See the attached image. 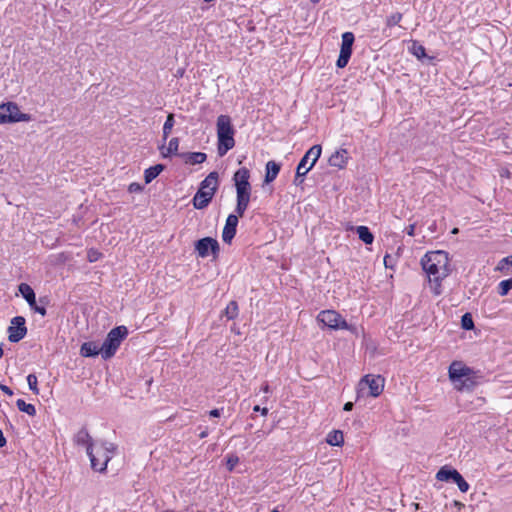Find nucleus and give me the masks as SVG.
Here are the masks:
<instances>
[{
  "mask_svg": "<svg viewBox=\"0 0 512 512\" xmlns=\"http://www.w3.org/2000/svg\"><path fill=\"white\" fill-rule=\"evenodd\" d=\"M421 266L428 278L431 292L435 296L441 295L442 282L451 272L448 253L443 250L429 251L422 257Z\"/></svg>",
  "mask_w": 512,
  "mask_h": 512,
  "instance_id": "obj_1",
  "label": "nucleus"
},
{
  "mask_svg": "<svg viewBox=\"0 0 512 512\" xmlns=\"http://www.w3.org/2000/svg\"><path fill=\"white\" fill-rule=\"evenodd\" d=\"M217 131V153L220 157L225 156L235 146V129L231 118L228 115H219L216 122Z\"/></svg>",
  "mask_w": 512,
  "mask_h": 512,
  "instance_id": "obj_2",
  "label": "nucleus"
},
{
  "mask_svg": "<svg viewBox=\"0 0 512 512\" xmlns=\"http://www.w3.org/2000/svg\"><path fill=\"white\" fill-rule=\"evenodd\" d=\"M449 379L458 391L471 390L476 385L473 369L461 361H453L448 369Z\"/></svg>",
  "mask_w": 512,
  "mask_h": 512,
  "instance_id": "obj_3",
  "label": "nucleus"
},
{
  "mask_svg": "<svg viewBox=\"0 0 512 512\" xmlns=\"http://www.w3.org/2000/svg\"><path fill=\"white\" fill-rule=\"evenodd\" d=\"M218 186L219 174L217 171H212L201 181L199 189L193 197L194 208L198 210L206 208L212 201Z\"/></svg>",
  "mask_w": 512,
  "mask_h": 512,
  "instance_id": "obj_4",
  "label": "nucleus"
},
{
  "mask_svg": "<svg viewBox=\"0 0 512 512\" xmlns=\"http://www.w3.org/2000/svg\"><path fill=\"white\" fill-rule=\"evenodd\" d=\"M117 446L111 442H101L95 447H88V457L93 470L104 472L108 462L113 458Z\"/></svg>",
  "mask_w": 512,
  "mask_h": 512,
  "instance_id": "obj_5",
  "label": "nucleus"
},
{
  "mask_svg": "<svg viewBox=\"0 0 512 512\" xmlns=\"http://www.w3.org/2000/svg\"><path fill=\"white\" fill-rule=\"evenodd\" d=\"M127 335L128 329L125 326H117L111 329L101 345L102 358L108 360L113 357Z\"/></svg>",
  "mask_w": 512,
  "mask_h": 512,
  "instance_id": "obj_6",
  "label": "nucleus"
},
{
  "mask_svg": "<svg viewBox=\"0 0 512 512\" xmlns=\"http://www.w3.org/2000/svg\"><path fill=\"white\" fill-rule=\"evenodd\" d=\"M385 379L380 375H365L358 383L357 398L368 395L378 397L384 389Z\"/></svg>",
  "mask_w": 512,
  "mask_h": 512,
  "instance_id": "obj_7",
  "label": "nucleus"
},
{
  "mask_svg": "<svg viewBox=\"0 0 512 512\" xmlns=\"http://www.w3.org/2000/svg\"><path fill=\"white\" fill-rule=\"evenodd\" d=\"M318 322L332 330H348L356 332V327L347 323L340 313L335 310H323L317 315Z\"/></svg>",
  "mask_w": 512,
  "mask_h": 512,
  "instance_id": "obj_8",
  "label": "nucleus"
},
{
  "mask_svg": "<svg viewBox=\"0 0 512 512\" xmlns=\"http://www.w3.org/2000/svg\"><path fill=\"white\" fill-rule=\"evenodd\" d=\"M31 115L22 113L14 102H7L0 105V124L29 122Z\"/></svg>",
  "mask_w": 512,
  "mask_h": 512,
  "instance_id": "obj_9",
  "label": "nucleus"
},
{
  "mask_svg": "<svg viewBox=\"0 0 512 512\" xmlns=\"http://www.w3.org/2000/svg\"><path fill=\"white\" fill-rule=\"evenodd\" d=\"M322 153L321 145L312 146L301 158L297 166V178L304 177L316 164Z\"/></svg>",
  "mask_w": 512,
  "mask_h": 512,
  "instance_id": "obj_10",
  "label": "nucleus"
},
{
  "mask_svg": "<svg viewBox=\"0 0 512 512\" xmlns=\"http://www.w3.org/2000/svg\"><path fill=\"white\" fill-rule=\"evenodd\" d=\"M8 334V339L12 343H17L22 340L27 334L25 318L22 316L12 318L11 325L8 328Z\"/></svg>",
  "mask_w": 512,
  "mask_h": 512,
  "instance_id": "obj_11",
  "label": "nucleus"
},
{
  "mask_svg": "<svg viewBox=\"0 0 512 512\" xmlns=\"http://www.w3.org/2000/svg\"><path fill=\"white\" fill-rule=\"evenodd\" d=\"M195 251L201 258H206L210 253L217 254L219 252V243L211 237H204L195 242Z\"/></svg>",
  "mask_w": 512,
  "mask_h": 512,
  "instance_id": "obj_12",
  "label": "nucleus"
},
{
  "mask_svg": "<svg viewBox=\"0 0 512 512\" xmlns=\"http://www.w3.org/2000/svg\"><path fill=\"white\" fill-rule=\"evenodd\" d=\"M250 171L246 167L238 169L233 176L236 193L251 192V185L249 182Z\"/></svg>",
  "mask_w": 512,
  "mask_h": 512,
  "instance_id": "obj_13",
  "label": "nucleus"
},
{
  "mask_svg": "<svg viewBox=\"0 0 512 512\" xmlns=\"http://www.w3.org/2000/svg\"><path fill=\"white\" fill-rule=\"evenodd\" d=\"M238 217H240L238 214L228 215L222 232V239L225 243H231L232 239L235 237L239 222Z\"/></svg>",
  "mask_w": 512,
  "mask_h": 512,
  "instance_id": "obj_14",
  "label": "nucleus"
},
{
  "mask_svg": "<svg viewBox=\"0 0 512 512\" xmlns=\"http://www.w3.org/2000/svg\"><path fill=\"white\" fill-rule=\"evenodd\" d=\"M349 158V152L346 149H339L330 156L328 163L331 167L343 169L346 167Z\"/></svg>",
  "mask_w": 512,
  "mask_h": 512,
  "instance_id": "obj_15",
  "label": "nucleus"
},
{
  "mask_svg": "<svg viewBox=\"0 0 512 512\" xmlns=\"http://www.w3.org/2000/svg\"><path fill=\"white\" fill-rule=\"evenodd\" d=\"M251 192L236 193V208L235 212L242 217L247 210L250 202Z\"/></svg>",
  "mask_w": 512,
  "mask_h": 512,
  "instance_id": "obj_16",
  "label": "nucleus"
},
{
  "mask_svg": "<svg viewBox=\"0 0 512 512\" xmlns=\"http://www.w3.org/2000/svg\"><path fill=\"white\" fill-rule=\"evenodd\" d=\"M74 442L77 445L84 446L88 453V447H95L90 434L86 428H81L74 436Z\"/></svg>",
  "mask_w": 512,
  "mask_h": 512,
  "instance_id": "obj_17",
  "label": "nucleus"
},
{
  "mask_svg": "<svg viewBox=\"0 0 512 512\" xmlns=\"http://www.w3.org/2000/svg\"><path fill=\"white\" fill-rule=\"evenodd\" d=\"M459 476V472L456 469H453L447 465L441 467L436 473V479L438 481H454V479Z\"/></svg>",
  "mask_w": 512,
  "mask_h": 512,
  "instance_id": "obj_18",
  "label": "nucleus"
},
{
  "mask_svg": "<svg viewBox=\"0 0 512 512\" xmlns=\"http://www.w3.org/2000/svg\"><path fill=\"white\" fill-rule=\"evenodd\" d=\"M179 156H181L185 163L189 165L201 164L207 159V155L204 152H187L182 153Z\"/></svg>",
  "mask_w": 512,
  "mask_h": 512,
  "instance_id": "obj_19",
  "label": "nucleus"
},
{
  "mask_svg": "<svg viewBox=\"0 0 512 512\" xmlns=\"http://www.w3.org/2000/svg\"><path fill=\"white\" fill-rule=\"evenodd\" d=\"M80 354L83 357H94L99 354L102 355V350H101V347H99L95 342L88 341V342H84L81 345Z\"/></svg>",
  "mask_w": 512,
  "mask_h": 512,
  "instance_id": "obj_20",
  "label": "nucleus"
},
{
  "mask_svg": "<svg viewBox=\"0 0 512 512\" xmlns=\"http://www.w3.org/2000/svg\"><path fill=\"white\" fill-rule=\"evenodd\" d=\"M18 291L20 292L22 297L27 301V303L30 307L35 306L36 296H35L34 290L31 288L30 285H28L26 283H21L18 286Z\"/></svg>",
  "mask_w": 512,
  "mask_h": 512,
  "instance_id": "obj_21",
  "label": "nucleus"
},
{
  "mask_svg": "<svg viewBox=\"0 0 512 512\" xmlns=\"http://www.w3.org/2000/svg\"><path fill=\"white\" fill-rule=\"evenodd\" d=\"M351 55H352V47L341 43L340 54L336 61V66L338 68L346 67L351 58Z\"/></svg>",
  "mask_w": 512,
  "mask_h": 512,
  "instance_id": "obj_22",
  "label": "nucleus"
},
{
  "mask_svg": "<svg viewBox=\"0 0 512 512\" xmlns=\"http://www.w3.org/2000/svg\"><path fill=\"white\" fill-rule=\"evenodd\" d=\"M280 168V164H278L277 162L268 161L266 164L265 182H273L277 178Z\"/></svg>",
  "mask_w": 512,
  "mask_h": 512,
  "instance_id": "obj_23",
  "label": "nucleus"
},
{
  "mask_svg": "<svg viewBox=\"0 0 512 512\" xmlns=\"http://www.w3.org/2000/svg\"><path fill=\"white\" fill-rule=\"evenodd\" d=\"M163 164H156L154 166H151L147 168L144 171V180L146 184L151 183L155 178L158 177V175L164 170Z\"/></svg>",
  "mask_w": 512,
  "mask_h": 512,
  "instance_id": "obj_24",
  "label": "nucleus"
},
{
  "mask_svg": "<svg viewBox=\"0 0 512 512\" xmlns=\"http://www.w3.org/2000/svg\"><path fill=\"white\" fill-rule=\"evenodd\" d=\"M326 442L331 446H342L344 443V436L342 431L333 430L328 433Z\"/></svg>",
  "mask_w": 512,
  "mask_h": 512,
  "instance_id": "obj_25",
  "label": "nucleus"
},
{
  "mask_svg": "<svg viewBox=\"0 0 512 512\" xmlns=\"http://www.w3.org/2000/svg\"><path fill=\"white\" fill-rule=\"evenodd\" d=\"M356 232L361 241L365 244H372L374 241V235L367 226H357Z\"/></svg>",
  "mask_w": 512,
  "mask_h": 512,
  "instance_id": "obj_26",
  "label": "nucleus"
},
{
  "mask_svg": "<svg viewBox=\"0 0 512 512\" xmlns=\"http://www.w3.org/2000/svg\"><path fill=\"white\" fill-rule=\"evenodd\" d=\"M512 269V255L502 258L496 265L495 271L508 274Z\"/></svg>",
  "mask_w": 512,
  "mask_h": 512,
  "instance_id": "obj_27",
  "label": "nucleus"
},
{
  "mask_svg": "<svg viewBox=\"0 0 512 512\" xmlns=\"http://www.w3.org/2000/svg\"><path fill=\"white\" fill-rule=\"evenodd\" d=\"M17 408L29 416H35L36 415V408L33 404L26 403L23 399H18L16 401Z\"/></svg>",
  "mask_w": 512,
  "mask_h": 512,
  "instance_id": "obj_28",
  "label": "nucleus"
},
{
  "mask_svg": "<svg viewBox=\"0 0 512 512\" xmlns=\"http://www.w3.org/2000/svg\"><path fill=\"white\" fill-rule=\"evenodd\" d=\"M179 139L174 137L169 141L166 151H162L163 157H169L171 155H178Z\"/></svg>",
  "mask_w": 512,
  "mask_h": 512,
  "instance_id": "obj_29",
  "label": "nucleus"
},
{
  "mask_svg": "<svg viewBox=\"0 0 512 512\" xmlns=\"http://www.w3.org/2000/svg\"><path fill=\"white\" fill-rule=\"evenodd\" d=\"M174 125H175L174 114L170 113L167 116L166 121L164 122V125H163V140H167V138H168L169 134L171 133Z\"/></svg>",
  "mask_w": 512,
  "mask_h": 512,
  "instance_id": "obj_30",
  "label": "nucleus"
},
{
  "mask_svg": "<svg viewBox=\"0 0 512 512\" xmlns=\"http://www.w3.org/2000/svg\"><path fill=\"white\" fill-rule=\"evenodd\" d=\"M224 315L228 320H233L238 316V304L235 301L228 303L224 310Z\"/></svg>",
  "mask_w": 512,
  "mask_h": 512,
  "instance_id": "obj_31",
  "label": "nucleus"
},
{
  "mask_svg": "<svg viewBox=\"0 0 512 512\" xmlns=\"http://www.w3.org/2000/svg\"><path fill=\"white\" fill-rule=\"evenodd\" d=\"M512 289V278L502 280L498 284V293L500 296H506Z\"/></svg>",
  "mask_w": 512,
  "mask_h": 512,
  "instance_id": "obj_32",
  "label": "nucleus"
},
{
  "mask_svg": "<svg viewBox=\"0 0 512 512\" xmlns=\"http://www.w3.org/2000/svg\"><path fill=\"white\" fill-rule=\"evenodd\" d=\"M402 18H403L402 13H400V12L393 13L386 18V26L389 28L396 26L401 22Z\"/></svg>",
  "mask_w": 512,
  "mask_h": 512,
  "instance_id": "obj_33",
  "label": "nucleus"
},
{
  "mask_svg": "<svg viewBox=\"0 0 512 512\" xmlns=\"http://www.w3.org/2000/svg\"><path fill=\"white\" fill-rule=\"evenodd\" d=\"M459 488V490L462 493H465L469 490V484L468 482L463 478V476L459 473V476H457L453 481Z\"/></svg>",
  "mask_w": 512,
  "mask_h": 512,
  "instance_id": "obj_34",
  "label": "nucleus"
},
{
  "mask_svg": "<svg viewBox=\"0 0 512 512\" xmlns=\"http://www.w3.org/2000/svg\"><path fill=\"white\" fill-rule=\"evenodd\" d=\"M27 382H28V386H29V389L35 393V394H38L39 393V390H38V379H37V376L35 374H29L27 376Z\"/></svg>",
  "mask_w": 512,
  "mask_h": 512,
  "instance_id": "obj_35",
  "label": "nucleus"
},
{
  "mask_svg": "<svg viewBox=\"0 0 512 512\" xmlns=\"http://www.w3.org/2000/svg\"><path fill=\"white\" fill-rule=\"evenodd\" d=\"M238 463H239V457L237 455L230 454L227 456L226 466L230 472L234 470V468L236 467V465Z\"/></svg>",
  "mask_w": 512,
  "mask_h": 512,
  "instance_id": "obj_36",
  "label": "nucleus"
},
{
  "mask_svg": "<svg viewBox=\"0 0 512 512\" xmlns=\"http://www.w3.org/2000/svg\"><path fill=\"white\" fill-rule=\"evenodd\" d=\"M461 324L463 329L465 330H471L474 327V322L470 316V314L466 313L462 316Z\"/></svg>",
  "mask_w": 512,
  "mask_h": 512,
  "instance_id": "obj_37",
  "label": "nucleus"
},
{
  "mask_svg": "<svg viewBox=\"0 0 512 512\" xmlns=\"http://www.w3.org/2000/svg\"><path fill=\"white\" fill-rule=\"evenodd\" d=\"M355 36L352 32H344L342 34V44L353 47Z\"/></svg>",
  "mask_w": 512,
  "mask_h": 512,
  "instance_id": "obj_38",
  "label": "nucleus"
},
{
  "mask_svg": "<svg viewBox=\"0 0 512 512\" xmlns=\"http://www.w3.org/2000/svg\"><path fill=\"white\" fill-rule=\"evenodd\" d=\"M413 54L417 57V58H423L426 56V52H425V48L424 46L422 45H416V43H414V46H413Z\"/></svg>",
  "mask_w": 512,
  "mask_h": 512,
  "instance_id": "obj_39",
  "label": "nucleus"
},
{
  "mask_svg": "<svg viewBox=\"0 0 512 512\" xmlns=\"http://www.w3.org/2000/svg\"><path fill=\"white\" fill-rule=\"evenodd\" d=\"M142 190H143L142 185H140V184H139V183H137V182H132V183H130V184H129V186H128V191H129L130 193H139V192H141Z\"/></svg>",
  "mask_w": 512,
  "mask_h": 512,
  "instance_id": "obj_40",
  "label": "nucleus"
},
{
  "mask_svg": "<svg viewBox=\"0 0 512 512\" xmlns=\"http://www.w3.org/2000/svg\"><path fill=\"white\" fill-rule=\"evenodd\" d=\"M384 265L386 268L390 269H393L394 267V259L389 254L384 256Z\"/></svg>",
  "mask_w": 512,
  "mask_h": 512,
  "instance_id": "obj_41",
  "label": "nucleus"
},
{
  "mask_svg": "<svg viewBox=\"0 0 512 512\" xmlns=\"http://www.w3.org/2000/svg\"><path fill=\"white\" fill-rule=\"evenodd\" d=\"M33 311H35L36 313H39L40 315L42 316H45L46 315V308L43 307V306H38L37 303L35 302V306L34 307H30Z\"/></svg>",
  "mask_w": 512,
  "mask_h": 512,
  "instance_id": "obj_42",
  "label": "nucleus"
},
{
  "mask_svg": "<svg viewBox=\"0 0 512 512\" xmlns=\"http://www.w3.org/2000/svg\"><path fill=\"white\" fill-rule=\"evenodd\" d=\"M254 412H260L263 416H266L268 414V408L266 407H260L259 405H255L253 407Z\"/></svg>",
  "mask_w": 512,
  "mask_h": 512,
  "instance_id": "obj_43",
  "label": "nucleus"
},
{
  "mask_svg": "<svg viewBox=\"0 0 512 512\" xmlns=\"http://www.w3.org/2000/svg\"><path fill=\"white\" fill-rule=\"evenodd\" d=\"M0 390L2 392H4L6 395H8V396H12L13 395V391L7 385L0 384Z\"/></svg>",
  "mask_w": 512,
  "mask_h": 512,
  "instance_id": "obj_44",
  "label": "nucleus"
},
{
  "mask_svg": "<svg viewBox=\"0 0 512 512\" xmlns=\"http://www.w3.org/2000/svg\"><path fill=\"white\" fill-rule=\"evenodd\" d=\"M222 412H223V409H212L211 411H209V416L210 417H220L222 415Z\"/></svg>",
  "mask_w": 512,
  "mask_h": 512,
  "instance_id": "obj_45",
  "label": "nucleus"
},
{
  "mask_svg": "<svg viewBox=\"0 0 512 512\" xmlns=\"http://www.w3.org/2000/svg\"><path fill=\"white\" fill-rule=\"evenodd\" d=\"M406 233L409 235V236H414L415 235V224H410L406 227L405 229Z\"/></svg>",
  "mask_w": 512,
  "mask_h": 512,
  "instance_id": "obj_46",
  "label": "nucleus"
},
{
  "mask_svg": "<svg viewBox=\"0 0 512 512\" xmlns=\"http://www.w3.org/2000/svg\"><path fill=\"white\" fill-rule=\"evenodd\" d=\"M6 443V438L4 437L3 431L0 429V448L4 447Z\"/></svg>",
  "mask_w": 512,
  "mask_h": 512,
  "instance_id": "obj_47",
  "label": "nucleus"
},
{
  "mask_svg": "<svg viewBox=\"0 0 512 512\" xmlns=\"http://www.w3.org/2000/svg\"><path fill=\"white\" fill-rule=\"evenodd\" d=\"M88 258L90 262H94L97 260L96 252L89 251Z\"/></svg>",
  "mask_w": 512,
  "mask_h": 512,
  "instance_id": "obj_48",
  "label": "nucleus"
},
{
  "mask_svg": "<svg viewBox=\"0 0 512 512\" xmlns=\"http://www.w3.org/2000/svg\"><path fill=\"white\" fill-rule=\"evenodd\" d=\"M263 393H269L270 392V386L268 383H264L260 389Z\"/></svg>",
  "mask_w": 512,
  "mask_h": 512,
  "instance_id": "obj_49",
  "label": "nucleus"
},
{
  "mask_svg": "<svg viewBox=\"0 0 512 512\" xmlns=\"http://www.w3.org/2000/svg\"><path fill=\"white\" fill-rule=\"evenodd\" d=\"M343 409L345 411H351L353 409V403L352 402L345 403Z\"/></svg>",
  "mask_w": 512,
  "mask_h": 512,
  "instance_id": "obj_50",
  "label": "nucleus"
},
{
  "mask_svg": "<svg viewBox=\"0 0 512 512\" xmlns=\"http://www.w3.org/2000/svg\"><path fill=\"white\" fill-rule=\"evenodd\" d=\"M208 434H209L208 429H207V428H205L204 430H202V431L200 432L199 437H200L201 439H203V438H206V437L208 436Z\"/></svg>",
  "mask_w": 512,
  "mask_h": 512,
  "instance_id": "obj_51",
  "label": "nucleus"
},
{
  "mask_svg": "<svg viewBox=\"0 0 512 512\" xmlns=\"http://www.w3.org/2000/svg\"><path fill=\"white\" fill-rule=\"evenodd\" d=\"M303 182V177L297 178V175L295 176L294 183L296 185H299Z\"/></svg>",
  "mask_w": 512,
  "mask_h": 512,
  "instance_id": "obj_52",
  "label": "nucleus"
},
{
  "mask_svg": "<svg viewBox=\"0 0 512 512\" xmlns=\"http://www.w3.org/2000/svg\"><path fill=\"white\" fill-rule=\"evenodd\" d=\"M455 506H456V507H462V506H463V504H462L461 502L455 501Z\"/></svg>",
  "mask_w": 512,
  "mask_h": 512,
  "instance_id": "obj_53",
  "label": "nucleus"
},
{
  "mask_svg": "<svg viewBox=\"0 0 512 512\" xmlns=\"http://www.w3.org/2000/svg\"><path fill=\"white\" fill-rule=\"evenodd\" d=\"M3 356V349L2 347L0 346V358Z\"/></svg>",
  "mask_w": 512,
  "mask_h": 512,
  "instance_id": "obj_54",
  "label": "nucleus"
},
{
  "mask_svg": "<svg viewBox=\"0 0 512 512\" xmlns=\"http://www.w3.org/2000/svg\"><path fill=\"white\" fill-rule=\"evenodd\" d=\"M271 512H279V511H278V510H276V509H274V510H272Z\"/></svg>",
  "mask_w": 512,
  "mask_h": 512,
  "instance_id": "obj_55",
  "label": "nucleus"
}]
</instances>
